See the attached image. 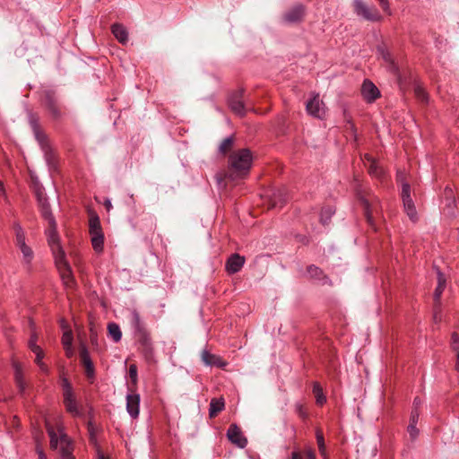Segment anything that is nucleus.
Wrapping results in <instances>:
<instances>
[{
  "instance_id": "1",
  "label": "nucleus",
  "mask_w": 459,
  "mask_h": 459,
  "mask_svg": "<svg viewBox=\"0 0 459 459\" xmlns=\"http://www.w3.org/2000/svg\"><path fill=\"white\" fill-rule=\"evenodd\" d=\"M39 102L51 121L60 122L65 118L66 110L56 91L52 90L43 91L40 93Z\"/></svg>"
},
{
  "instance_id": "2",
  "label": "nucleus",
  "mask_w": 459,
  "mask_h": 459,
  "mask_svg": "<svg viewBox=\"0 0 459 459\" xmlns=\"http://www.w3.org/2000/svg\"><path fill=\"white\" fill-rule=\"evenodd\" d=\"M253 156L249 149L244 148L233 152L229 157L230 169L238 177L246 176L252 165Z\"/></svg>"
},
{
  "instance_id": "3",
  "label": "nucleus",
  "mask_w": 459,
  "mask_h": 459,
  "mask_svg": "<svg viewBox=\"0 0 459 459\" xmlns=\"http://www.w3.org/2000/svg\"><path fill=\"white\" fill-rule=\"evenodd\" d=\"M89 215V234L91 236V242L93 250L97 254H100L104 250V232L101 227L100 220L98 213L92 210L88 209Z\"/></svg>"
},
{
  "instance_id": "4",
  "label": "nucleus",
  "mask_w": 459,
  "mask_h": 459,
  "mask_svg": "<svg viewBox=\"0 0 459 459\" xmlns=\"http://www.w3.org/2000/svg\"><path fill=\"white\" fill-rule=\"evenodd\" d=\"M356 195L364 210V215L368 226L377 230V226L373 218V212L377 205L379 204V200L377 196L372 195L370 192H366L361 187H357Z\"/></svg>"
},
{
  "instance_id": "5",
  "label": "nucleus",
  "mask_w": 459,
  "mask_h": 459,
  "mask_svg": "<svg viewBox=\"0 0 459 459\" xmlns=\"http://www.w3.org/2000/svg\"><path fill=\"white\" fill-rule=\"evenodd\" d=\"M352 6L357 16L372 22H382L383 16L375 5H368L363 0H353Z\"/></svg>"
},
{
  "instance_id": "6",
  "label": "nucleus",
  "mask_w": 459,
  "mask_h": 459,
  "mask_svg": "<svg viewBox=\"0 0 459 459\" xmlns=\"http://www.w3.org/2000/svg\"><path fill=\"white\" fill-rule=\"evenodd\" d=\"M62 388H63V403L66 411L73 416H80L81 411L79 410L73 386L66 377L62 378Z\"/></svg>"
},
{
  "instance_id": "7",
  "label": "nucleus",
  "mask_w": 459,
  "mask_h": 459,
  "mask_svg": "<svg viewBox=\"0 0 459 459\" xmlns=\"http://www.w3.org/2000/svg\"><path fill=\"white\" fill-rule=\"evenodd\" d=\"M57 430L59 432L58 450L60 459H75L74 455V445L72 438L65 433V427L62 424L57 425Z\"/></svg>"
},
{
  "instance_id": "8",
  "label": "nucleus",
  "mask_w": 459,
  "mask_h": 459,
  "mask_svg": "<svg viewBox=\"0 0 459 459\" xmlns=\"http://www.w3.org/2000/svg\"><path fill=\"white\" fill-rule=\"evenodd\" d=\"M57 430L59 432L58 450L60 459H75L74 455V445L72 438L65 433V427L62 424L57 425Z\"/></svg>"
},
{
  "instance_id": "9",
  "label": "nucleus",
  "mask_w": 459,
  "mask_h": 459,
  "mask_svg": "<svg viewBox=\"0 0 459 459\" xmlns=\"http://www.w3.org/2000/svg\"><path fill=\"white\" fill-rule=\"evenodd\" d=\"M55 264L65 287L67 289H74L76 285V281L65 256L55 259Z\"/></svg>"
},
{
  "instance_id": "10",
  "label": "nucleus",
  "mask_w": 459,
  "mask_h": 459,
  "mask_svg": "<svg viewBox=\"0 0 459 459\" xmlns=\"http://www.w3.org/2000/svg\"><path fill=\"white\" fill-rule=\"evenodd\" d=\"M46 235L48 237V243L51 248L55 259L65 256V253L60 244V238L57 232L56 223H55L54 226L48 225V228L46 230Z\"/></svg>"
},
{
  "instance_id": "11",
  "label": "nucleus",
  "mask_w": 459,
  "mask_h": 459,
  "mask_svg": "<svg viewBox=\"0 0 459 459\" xmlns=\"http://www.w3.org/2000/svg\"><path fill=\"white\" fill-rule=\"evenodd\" d=\"M306 15V6L303 4H296L282 14V22L288 24L299 23Z\"/></svg>"
},
{
  "instance_id": "12",
  "label": "nucleus",
  "mask_w": 459,
  "mask_h": 459,
  "mask_svg": "<svg viewBox=\"0 0 459 459\" xmlns=\"http://www.w3.org/2000/svg\"><path fill=\"white\" fill-rule=\"evenodd\" d=\"M243 98L244 89L240 88L230 93L228 99V103L230 109L241 117H244L247 112Z\"/></svg>"
},
{
  "instance_id": "13",
  "label": "nucleus",
  "mask_w": 459,
  "mask_h": 459,
  "mask_svg": "<svg viewBox=\"0 0 459 459\" xmlns=\"http://www.w3.org/2000/svg\"><path fill=\"white\" fill-rule=\"evenodd\" d=\"M324 106L319 94L314 93L313 97L306 104V110L308 115L314 117L323 118L325 114Z\"/></svg>"
},
{
  "instance_id": "14",
  "label": "nucleus",
  "mask_w": 459,
  "mask_h": 459,
  "mask_svg": "<svg viewBox=\"0 0 459 459\" xmlns=\"http://www.w3.org/2000/svg\"><path fill=\"white\" fill-rule=\"evenodd\" d=\"M137 343L139 344V350L146 359H151L153 356V344L150 332L145 333L138 334L134 336Z\"/></svg>"
},
{
  "instance_id": "15",
  "label": "nucleus",
  "mask_w": 459,
  "mask_h": 459,
  "mask_svg": "<svg viewBox=\"0 0 459 459\" xmlns=\"http://www.w3.org/2000/svg\"><path fill=\"white\" fill-rule=\"evenodd\" d=\"M228 439L239 448H245L247 445V439L243 435L240 428L236 424L232 423L230 425L227 430Z\"/></svg>"
},
{
  "instance_id": "16",
  "label": "nucleus",
  "mask_w": 459,
  "mask_h": 459,
  "mask_svg": "<svg viewBox=\"0 0 459 459\" xmlns=\"http://www.w3.org/2000/svg\"><path fill=\"white\" fill-rule=\"evenodd\" d=\"M132 394L126 395V411L132 419H137L140 413L141 397L139 394L134 393V389L129 388Z\"/></svg>"
},
{
  "instance_id": "17",
  "label": "nucleus",
  "mask_w": 459,
  "mask_h": 459,
  "mask_svg": "<svg viewBox=\"0 0 459 459\" xmlns=\"http://www.w3.org/2000/svg\"><path fill=\"white\" fill-rule=\"evenodd\" d=\"M361 95L368 103H372L380 97V91L370 80L366 79L361 86Z\"/></svg>"
},
{
  "instance_id": "18",
  "label": "nucleus",
  "mask_w": 459,
  "mask_h": 459,
  "mask_svg": "<svg viewBox=\"0 0 459 459\" xmlns=\"http://www.w3.org/2000/svg\"><path fill=\"white\" fill-rule=\"evenodd\" d=\"M246 259L239 254H232L227 259L225 264V270L229 274L238 273L244 266Z\"/></svg>"
},
{
  "instance_id": "19",
  "label": "nucleus",
  "mask_w": 459,
  "mask_h": 459,
  "mask_svg": "<svg viewBox=\"0 0 459 459\" xmlns=\"http://www.w3.org/2000/svg\"><path fill=\"white\" fill-rule=\"evenodd\" d=\"M80 359L82 366L85 369V375L88 379H94L95 377V368L91 359L88 349L85 346H82L80 349Z\"/></svg>"
},
{
  "instance_id": "20",
  "label": "nucleus",
  "mask_w": 459,
  "mask_h": 459,
  "mask_svg": "<svg viewBox=\"0 0 459 459\" xmlns=\"http://www.w3.org/2000/svg\"><path fill=\"white\" fill-rule=\"evenodd\" d=\"M201 358L204 363L207 366L224 368L228 365V362L224 360L221 356L212 354L207 350H204L202 351Z\"/></svg>"
},
{
  "instance_id": "21",
  "label": "nucleus",
  "mask_w": 459,
  "mask_h": 459,
  "mask_svg": "<svg viewBox=\"0 0 459 459\" xmlns=\"http://www.w3.org/2000/svg\"><path fill=\"white\" fill-rule=\"evenodd\" d=\"M12 366L14 369V382L21 394L25 393L27 383L24 378L22 364L17 360H13Z\"/></svg>"
},
{
  "instance_id": "22",
  "label": "nucleus",
  "mask_w": 459,
  "mask_h": 459,
  "mask_svg": "<svg viewBox=\"0 0 459 459\" xmlns=\"http://www.w3.org/2000/svg\"><path fill=\"white\" fill-rule=\"evenodd\" d=\"M365 160L368 161V172L371 177H374L376 178H378L380 180H383L385 177V171L383 168H381L377 160L370 155V154H365L364 156Z\"/></svg>"
},
{
  "instance_id": "23",
  "label": "nucleus",
  "mask_w": 459,
  "mask_h": 459,
  "mask_svg": "<svg viewBox=\"0 0 459 459\" xmlns=\"http://www.w3.org/2000/svg\"><path fill=\"white\" fill-rule=\"evenodd\" d=\"M29 123L37 141L44 140V138L48 137L40 126L39 118L36 113H30L29 115Z\"/></svg>"
},
{
  "instance_id": "24",
  "label": "nucleus",
  "mask_w": 459,
  "mask_h": 459,
  "mask_svg": "<svg viewBox=\"0 0 459 459\" xmlns=\"http://www.w3.org/2000/svg\"><path fill=\"white\" fill-rule=\"evenodd\" d=\"M131 325L134 329V335L136 336L138 334L145 333L148 331L145 324L141 319L140 314L136 310H133L131 314Z\"/></svg>"
},
{
  "instance_id": "25",
  "label": "nucleus",
  "mask_w": 459,
  "mask_h": 459,
  "mask_svg": "<svg viewBox=\"0 0 459 459\" xmlns=\"http://www.w3.org/2000/svg\"><path fill=\"white\" fill-rule=\"evenodd\" d=\"M38 143L44 152V157L48 164H54L56 162V154L52 146L50 145L48 137L44 138V140H39Z\"/></svg>"
},
{
  "instance_id": "26",
  "label": "nucleus",
  "mask_w": 459,
  "mask_h": 459,
  "mask_svg": "<svg viewBox=\"0 0 459 459\" xmlns=\"http://www.w3.org/2000/svg\"><path fill=\"white\" fill-rule=\"evenodd\" d=\"M287 202V193L284 188L277 189L273 191L272 195L270 196V207H282L283 204Z\"/></svg>"
},
{
  "instance_id": "27",
  "label": "nucleus",
  "mask_w": 459,
  "mask_h": 459,
  "mask_svg": "<svg viewBox=\"0 0 459 459\" xmlns=\"http://www.w3.org/2000/svg\"><path fill=\"white\" fill-rule=\"evenodd\" d=\"M437 286L436 287L435 291H434V300H435L436 306L437 305L439 306L441 296L446 288V280L445 274L438 269H437Z\"/></svg>"
},
{
  "instance_id": "28",
  "label": "nucleus",
  "mask_w": 459,
  "mask_h": 459,
  "mask_svg": "<svg viewBox=\"0 0 459 459\" xmlns=\"http://www.w3.org/2000/svg\"><path fill=\"white\" fill-rule=\"evenodd\" d=\"M225 409V400L223 397L212 398L210 402L209 417L215 418L220 412Z\"/></svg>"
},
{
  "instance_id": "29",
  "label": "nucleus",
  "mask_w": 459,
  "mask_h": 459,
  "mask_svg": "<svg viewBox=\"0 0 459 459\" xmlns=\"http://www.w3.org/2000/svg\"><path fill=\"white\" fill-rule=\"evenodd\" d=\"M111 32L121 44H126L128 41V32L123 24H113L111 26Z\"/></svg>"
},
{
  "instance_id": "30",
  "label": "nucleus",
  "mask_w": 459,
  "mask_h": 459,
  "mask_svg": "<svg viewBox=\"0 0 459 459\" xmlns=\"http://www.w3.org/2000/svg\"><path fill=\"white\" fill-rule=\"evenodd\" d=\"M46 429H47V432H48V435L49 437V446L52 450H56L58 448V445L60 443V440H59V432L58 430L56 429V431L55 430V429L53 428V426L46 421Z\"/></svg>"
},
{
  "instance_id": "31",
  "label": "nucleus",
  "mask_w": 459,
  "mask_h": 459,
  "mask_svg": "<svg viewBox=\"0 0 459 459\" xmlns=\"http://www.w3.org/2000/svg\"><path fill=\"white\" fill-rule=\"evenodd\" d=\"M41 216L46 220L48 225L54 226L56 223L54 215L52 214L50 204L48 202L39 204Z\"/></svg>"
},
{
  "instance_id": "32",
  "label": "nucleus",
  "mask_w": 459,
  "mask_h": 459,
  "mask_svg": "<svg viewBox=\"0 0 459 459\" xmlns=\"http://www.w3.org/2000/svg\"><path fill=\"white\" fill-rule=\"evenodd\" d=\"M313 394L316 398V403L318 406H323L326 403V396L324 393L323 387L321 386L320 383L318 382H313V389H312Z\"/></svg>"
},
{
  "instance_id": "33",
  "label": "nucleus",
  "mask_w": 459,
  "mask_h": 459,
  "mask_svg": "<svg viewBox=\"0 0 459 459\" xmlns=\"http://www.w3.org/2000/svg\"><path fill=\"white\" fill-rule=\"evenodd\" d=\"M404 212L407 213L410 220L413 222L418 221V214L416 207L411 198L403 200Z\"/></svg>"
},
{
  "instance_id": "34",
  "label": "nucleus",
  "mask_w": 459,
  "mask_h": 459,
  "mask_svg": "<svg viewBox=\"0 0 459 459\" xmlns=\"http://www.w3.org/2000/svg\"><path fill=\"white\" fill-rule=\"evenodd\" d=\"M108 335L113 339L115 342H118L122 338V332L119 325L117 323L111 322L108 324Z\"/></svg>"
},
{
  "instance_id": "35",
  "label": "nucleus",
  "mask_w": 459,
  "mask_h": 459,
  "mask_svg": "<svg viewBox=\"0 0 459 459\" xmlns=\"http://www.w3.org/2000/svg\"><path fill=\"white\" fill-rule=\"evenodd\" d=\"M18 247L21 250V252L22 253L23 263L26 265H30L31 261H32V259L34 257V253H33L32 249L30 248V247H29L25 243V244H22L21 246H18Z\"/></svg>"
},
{
  "instance_id": "36",
  "label": "nucleus",
  "mask_w": 459,
  "mask_h": 459,
  "mask_svg": "<svg viewBox=\"0 0 459 459\" xmlns=\"http://www.w3.org/2000/svg\"><path fill=\"white\" fill-rule=\"evenodd\" d=\"M33 192L37 198L38 204L48 202L47 195L45 194L44 187L38 181L33 183Z\"/></svg>"
},
{
  "instance_id": "37",
  "label": "nucleus",
  "mask_w": 459,
  "mask_h": 459,
  "mask_svg": "<svg viewBox=\"0 0 459 459\" xmlns=\"http://www.w3.org/2000/svg\"><path fill=\"white\" fill-rule=\"evenodd\" d=\"M235 138L233 135H230L225 138L219 146V152L222 155H226L233 147Z\"/></svg>"
},
{
  "instance_id": "38",
  "label": "nucleus",
  "mask_w": 459,
  "mask_h": 459,
  "mask_svg": "<svg viewBox=\"0 0 459 459\" xmlns=\"http://www.w3.org/2000/svg\"><path fill=\"white\" fill-rule=\"evenodd\" d=\"M15 231V244L16 246H21L25 244V233L19 223H15L13 226Z\"/></svg>"
},
{
  "instance_id": "39",
  "label": "nucleus",
  "mask_w": 459,
  "mask_h": 459,
  "mask_svg": "<svg viewBox=\"0 0 459 459\" xmlns=\"http://www.w3.org/2000/svg\"><path fill=\"white\" fill-rule=\"evenodd\" d=\"M316 443H317L319 452L323 456H325V453H326L325 437H324V434H323L322 430L319 429H317L316 430Z\"/></svg>"
},
{
  "instance_id": "40",
  "label": "nucleus",
  "mask_w": 459,
  "mask_h": 459,
  "mask_svg": "<svg viewBox=\"0 0 459 459\" xmlns=\"http://www.w3.org/2000/svg\"><path fill=\"white\" fill-rule=\"evenodd\" d=\"M295 412L299 415V417L303 420H307L308 419V411L305 404L301 403H296L294 405Z\"/></svg>"
},
{
  "instance_id": "41",
  "label": "nucleus",
  "mask_w": 459,
  "mask_h": 459,
  "mask_svg": "<svg viewBox=\"0 0 459 459\" xmlns=\"http://www.w3.org/2000/svg\"><path fill=\"white\" fill-rule=\"evenodd\" d=\"M307 273H309V275L312 277V278H315V279H321L323 276H324V273L323 271L314 265V264H311L309 266H307Z\"/></svg>"
},
{
  "instance_id": "42",
  "label": "nucleus",
  "mask_w": 459,
  "mask_h": 459,
  "mask_svg": "<svg viewBox=\"0 0 459 459\" xmlns=\"http://www.w3.org/2000/svg\"><path fill=\"white\" fill-rule=\"evenodd\" d=\"M414 94H415L416 98L418 100H420V101H422V102L428 101V99H429L428 93L426 92L424 88H422L421 86L418 85L415 87Z\"/></svg>"
},
{
  "instance_id": "43",
  "label": "nucleus",
  "mask_w": 459,
  "mask_h": 459,
  "mask_svg": "<svg viewBox=\"0 0 459 459\" xmlns=\"http://www.w3.org/2000/svg\"><path fill=\"white\" fill-rule=\"evenodd\" d=\"M73 342V333L71 330H68L63 333L62 336V344L64 345V348H70L72 346Z\"/></svg>"
},
{
  "instance_id": "44",
  "label": "nucleus",
  "mask_w": 459,
  "mask_h": 459,
  "mask_svg": "<svg viewBox=\"0 0 459 459\" xmlns=\"http://www.w3.org/2000/svg\"><path fill=\"white\" fill-rule=\"evenodd\" d=\"M333 211L330 207L325 208L321 211V217L320 221L323 224H326L327 221L330 220L331 216L333 215Z\"/></svg>"
},
{
  "instance_id": "45",
  "label": "nucleus",
  "mask_w": 459,
  "mask_h": 459,
  "mask_svg": "<svg viewBox=\"0 0 459 459\" xmlns=\"http://www.w3.org/2000/svg\"><path fill=\"white\" fill-rule=\"evenodd\" d=\"M401 197H402V200L411 198V186L408 182H403Z\"/></svg>"
},
{
  "instance_id": "46",
  "label": "nucleus",
  "mask_w": 459,
  "mask_h": 459,
  "mask_svg": "<svg viewBox=\"0 0 459 459\" xmlns=\"http://www.w3.org/2000/svg\"><path fill=\"white\" fill-rule=\"evenodd\" d=\"M37 334L34 333L31 334L29 341V348L31 351H39L40 347L37 344Z\"/></svg>"
},
{
  "instance_id": "47",
  "label": "nucleus",
  "mask_w": 459,
  "mask_h": 459,
  "mask_svg": "<svg viewBox=\"0 0 459 459\" xmlns=\"http://www.w3.org/2000/svg\"><path fill=\"white\" fill-rule=\"evenodd\" d=\"M129 377L133 385L135 386L137 384V368L134 364H132L129 367Z\"/></svg>"
},
{
  "instance_id": "48",
  "label": "nucleus",
  "mask_w": 459,
  "mask_h": 459,
  "mask_svg": "<svg viewBox=\"0 0 459 459\" xmlns=\"http://www.w3.org/2000/svg\"><path fill=\"white\" fill-rule=\"evenodd\" d=\"M87 429L90 435V441L96 443L95 428L91 420L87 423Z\"/></svg>"
},
{
  "instance_id": "49",
  "label": "nucleus",
  "mask_w": 459,
  "mask_h": 459,
  "mask_svg": "<svg viewBox=\"0 0 459 459\" xmlns=\"http://www.w3.org/2000/svg\"><path fill=\"white\" fill-rule=\"evenodd\" d=\"M379 3L380 7L383 9L385 13L388 15L392 14L390 4L388 0H377Z\"/></svg>"
},
{
  "instance_id": "50",
  "label": "nucleus",
  "mask_w": 459,
  "mask_h": 459,
  "mask_svg": "<svg viewBox=\"0 0 459 459\" xmlns=\"http://www.w3.org/2000/svg\"><path fill=\"white\" fill-rule=\"evenodd\" d=\"M419 418H420V411H419L418 408H413L411 412L410 423L417 424L419 421Z\"/></svg>"
},
{
  "instance_id": "51",
  "label": "nucleus",
  "mask_w": 459,
  "mask_h": 459,
  "mask_svg": "<svg viewBox=\"0 0 459 459\" xmlns=\"http://www.w3.org/2000/svg\"><path fill=\"white\" fill-rule=\"evenodd\" d=\"M455 346H459V334L456 332H454L451 335V347L455 351Z\"/></svg>"
},
{
  "instance_id": "52",
  "label": "nucleus",
  "mask_w": 459,
  "mask_h": 459,
  "mask_svg": "<svg viewBox=\"0 0 459 459\" xmlns=\"http://www.w3.org/2000/svg\"><path fill=\"white\" fill-rule=\"evenodd\" d=\"M416 425L417 424L409 423L408 432H409L410 436L411 437V438H415L419 434V429L416 428Z\"/></svg>"
},
{
  "instance_id": "53",
  "label": "nucleus",
  "mask_w": 459,
  "mask_h": 459,
  "mask_svg": "<svg viewBox=\"0 0 459 459\" xmlns=\"http://www.w3.org/2000/svg\"><path fill=\"white\" fill-rule=\"evenodd\" d=\"M35 450L38 455V459H47V455L44 453L43 448L39 442L36 444Z\"/></svg>"
},
{
  "instance_id": "54",
  "label": "nucleus",
  "mask_w": 459,
  "mask_h": 459,
  "mask_svg": "<svg viewBox=\"0 0 459 459\" xmlns=\"http://www.w3.org/2000/svg\"><path fill=\"white\" fill-rule=\"evenodd\" d=\"M32 352L35 353V355H36V359H35L36 364L42 362V359L44 357V352H43L42 349L40 348L39 351H32Z\"/></svg>"
},
{
  "instance_id": "55",
  "label": "nucleus",
  "mask_w": 459,
  "mask_h": 459,
  "mask_svg": "<svg viewBox=\"0 0 459 459\" xmlns=\"http://www.w3.org/2000/svg\"><path fill=\"white\" fill-rule=\"evenodd\" d=\"M306 459H316V453L312 448H308L305 451Z\"/></svg>"
},
{
  "instance_id": "56",
  "label": "nucleus",
  "mask_w": 459,
  "mask_h": 459,
  "mask_svg": "<svg viewBox=\"0 0 459 459\" xmlns=\"http://www.w3.org/2000/svg\"><path fill=\"white\" fill-rule=\"evenodd\" d=\"M396 181L397 182H400L402 185H403V182H406L405 181V175L403 172L402 171H397V174H396Z\"/></svg>"
},
{
  "instance_id": "57",
  "label": "nucleus",
  "mask_w": 459,
  "mask_h": 459,
  "mask_svg": "<svg viewBox=\"0 0 459 459\" xmlns=\"http://www.w3.org/2000/svg\"><path fill=\"white\" fill-rule=\"evenodd\" d=\"M382 56H383V58L385 59V62H388V63H391V64L394 63L393 58H392L390 53H388L387 51H385V52L383 51L382 52Z\"/></svg>"
},
{
  "instance_id": "58",
  "label": "nucleus",
  "mask_w": 459,
  "mask_h": 459,
  "mask_svg": "<svg viewBox=\"0 0 459 459\" xmlns=\"http://www.w3.org/2000/svg\"><path fill=\"white\" fill-rule=\"evenodd\" d=\"M455 352L456 353L455 369L459 372V346H455Z\"/></svg>"
},
{
  "instance_id": "59",
  "label": "nucleus",
  "mask_w": 459,
  "mask_h": 459,
  "mask_svg": "<svg viewBox=\"0 0 459 459\" xmlns=\"http://www.w3.org/2000/svg\"><path fill=\"white\" fill-rule=\"evenodd\" d=\"M347 122H348V124L350 125V128H351V130L352 131L353 135H354V138H355V140H356V139H357V133H356V132H357V129H356V126H355V125H354V124H353L350 119H349V120H347Z\"/></svg>"
},
{
  "instance_id": "60",
  "label": "nucleus",
  "mask_w": 459,
  "mask_h": 459,
  "mask_svg": "<svg viewBox=\"0 0 459 459\" xmlns=\"http://www.w3.org/2000/svg\"><path fill=\"white\" fill-rule=\"evenodd\" d=\"M291 459H303V456L299 451H293L291 453Z\"/></svg>"
},
{
  "instance_id": "61",
  "label": "nucleus",
  "mask_w": 459,
  "mask_h": 459,
  "mask_svg": "<svg viewBox=\"0 0 459 459\" xmlns=\"http://www.w3.org/2000/svg\"><path fill=\"white\" fill-rule=\"evenodd\" d=\"M103 204H104V207L106 208V210L108 212H109L112 209V204H111V201L109 199H106L104 201Z\"/></svg>"
},
{
  "instance_id": "62",
  "label": "nucleus",
  "mask_w": 459,
  "mask_h": 459,
  "mask_svg": "<svg viewBox=\"0 0 459 459\" xmlns=\"http://www.w3.org/2000/svg\"><path fill=\"white\" fill-rule=\"evenodd\" d=\"M37 365L39 367L40 370L47 373L48 371V366L44 362L37 363Z\"/></svg>"
},
{
  "instance_id": "63",
  "label": "nucleus",
  "mask_w": 459,
  "mask_h": 459,
  "mask_svg": "<svg viewBox=\"0 0 459 459\" xmlns=\"http://www.w3.org/2000/svg\"><path fill=\"white\" fill-rule=\"evenodd\" d=\"M97 455H98L97 459H109L108 456H106L103 454V452L100 448L97 449Z\"/></svg>"
},
{
  "instance_id": "64",
  "label": "nucleus",
  "mask_w": 459,
  "mask_h": 459,
  "mask_svg": "<svg viewBox=\"0 0 459 459\" xmlns=\"http://www.w3.org/2000/svg\"><path fill=\"white\" fill-rule=\"evenodd\" d=\"M420 403H421V401L419 397L414 398V401H413L414 407L413 408L419 409V406L420 405Z\"/></svg>"
}]
</instances>
